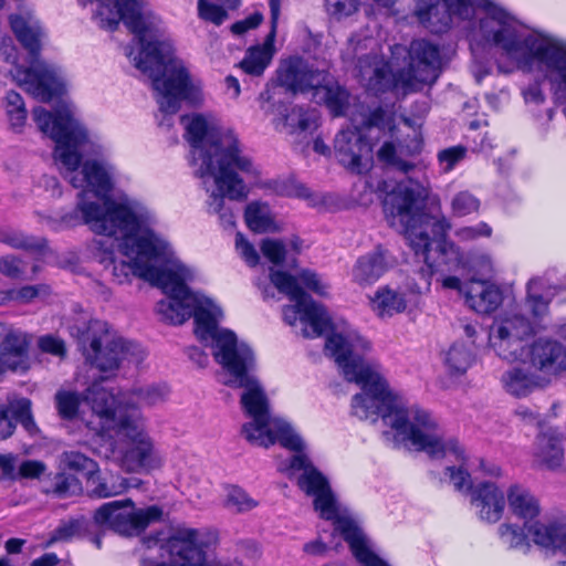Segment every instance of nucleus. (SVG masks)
<instances>
[{
  "mask_svg": "<svg viewBox=\"0 0 566 566\" xmlns=\"http://www.w3.org/2000/svg\"><path fill=\"white\" fill-rule=\"evenodd\" d=\"M338 163L355 174L367 172L373 165V147L357 129H343L334 139Z\"/></svg>",
  "mask_w": 566,
  "mask_h": 566,
  "instance_id": "18",
  "label": "nucleus"
},
{
  "mask_svg": "<svg viewBox=\"0 0 566 566\" xmlns=\"http://www.w3.org/2000/svg\"><path fill=\"white\" fill-rule=\"evenodd\" d=\"M338 527L342 531V537L348 543L353 555L363 566H388L370 551L367 538L358 525H353L350 522L343 520L339 522Z\"/></svg>",
  "mask_w": 566,
  "mask_h": 566,
  "instance_id": "30",
  "label": "nucleus"
},
{
  "mask_svg": "<svg viewBox=\"0 0 566 566\" xmlns=\"http://www.w3.org/2000/svg\"><path fill=\"white\" fill-rule=\"evenodd\" d=\"M328 549V544L322 541V538H317L313 542H308L304 545L303 551L308 555L322 556Z\"/></svg>",
  "mask_w": 566,
  "mask_h": 566,
  "instance_id": "64",
  "label": "nucleus"
},
{
  "mask_svg": "<svg viewBox=\"0 0 566 566\" xmlns=\"http://www.w3.org/2000/svg\"><path fill=\"white\" fill-rule=\"evenodd\" d=\"M186 354L190 360L197 364L198 367H206L209 363L208 355L197 346H190L186 348Z\"/></svg>",
  "mask_w": 566,
  "mask_h": 566,
  "instance_id": "63",
  "label": "nucleus"
},
{
  "mask_svg": "<svg viewBox=\"0 0 566 566\" xmlns=\"http://www.w3.org/2000/svg\"><path fill=\"white\" fill-rule=\"evenodd\" d=\"M473 360L472 349L463 343H454L446 355V364L453 374H464Z\"/></svg>",
  "mask_w": 566,
  "mask_h": 566,
  "instance_id": "36",
  "label": "nucleus"
},
{
  "mask_svg": "<svg viewBox=\"0 0 566 566\" xmlns=\"http://www.w3.org/2000/svg\"><path fill=\"white\" fill-rule=\"evenodd\" d=\"M499 535L510 548L527 552L531 546L528 537H532V535L525 525L521 527L515 524H502L499 527Z\"/></svg>",
  "mask_w": 566,
  "mask_h": 566,
  "instance_id": "37",
  "label": "nucleus"
},
{
  "mask_svg": "<svg viewBox=\"0 0 566 566\" xmlns=\"http://www.w3.org/2000/svg\"><path fill=\"white\" fill-rule=\"evenodd\" d=\"M392 266L389 252L380 245L359 256L352 270V277L360 286L377 282Z\"/></svg>",
  "mask_w": 566,
  "mask_h": 566,
  "instance_id": "22",
  "label": "nucleus"
},
{
  "mask_svg": "<svg viewBox=\"0 0 566 566\" xmlns=\"http://www.w3.org/2000/svg\"><path fill=\"white\" fill-rule=\"evenodd\" d=\"M3 106L11 127L21 128L28 114L22 96L14 91H9L3 99Z\"/></svg>",
  "mask_w": 566,
  "mask_h": 566,
  "instance_id": "39",
  "label": "nucleus"
},
{
  "mask_svg": "<svg viewBox=\"0 0 566 566\" xmlns=\"http://www.w3.org/2000/svg\"><path fill=\"white\" fill-rule=\"evenodd\" d=\"M523 96L526 103L539 105L545 101V94L539 82L535 81L523 90Z\"/></svg>",
  "mask_w": 566,
  "mask_h": 566,
  "instance_id": "61",
  "label": "nucleus"
},
{
  "mask_svg": "<svg viewBox=\"0 0 566 566\" xmlns=\"http://www.w3.org/2000/svg\"><path fill=\"white\" fill-rule=\"evenodd\" d=\"M506 496L512 514L525 521V526L536 545L566 554V524L532 523L539 515L541 506L535 495L521 484H512L506 491Z\"/></svg>",
  "mask_w": 566,
  "mask_h": 566,
  "instance_id": "14",
  "label": "nucleus"
},
{
  "mask_svg": "<svg viewBox=\"0 0 566 566\" xmlns=\"http://www.w3.org/2000/svg\"><path fill=\"white\" fill-rule=\"evenodd\" d=\"M539 283L538 279H531L527 283V298L526 304L532 312L534 318L541 319L548 311V302L541 295H535L532 290Z\"/></svg>",
  "mask_w": 566,
  "mask_h": 566,
  "instance_id": "47",
  "label": "nucleus"
},
{
  "mask_svg": "<svg viewBox=\"0 0 566 566\" xmlns=\"http://www.w3.org/2000/svg\"><path fill=\"white\" fill-rule=\"evenodd\" d=\"M261 251L275 265L282 264L285 260L286 248L281 240L264 239L261 243Z\"/></svg>",
  "mask_w": 566,
  "mask_h": 566,
  "instance_id": "48",
  "label": "nucleus"
},
{
  "mask_svg": "<svg viewBox=\"0 0 566 566\" xmlns=\"http://www.w3.org/2000/svg\"><path fill=\"white\" fill-rule=\"evenodd\" d=\"M545 379L566 370V346L555 339L537 338L527 347L521 358Z\"/></svg>",
  "mask_w": 566,
  "mask_h": 566,
  "instance_id": "19",
  "label": "nucleus"
},
{
  "mask_svg": "<svg viewBox=\"0 0 566 566\" xmlns=\"http://www.w3.org/2000/svg\"><path fill=\"white\" fill-rule=\"evenodd\" d=\"M314 97L325 104L333 116H344L349 107L350 94L334 76L325 71L324 81L314 90Z\"/></svg>",
  "mask_w": 566,
  "mask_h": 566,
  "instance_id": "28",
  "label": "nucleus"
},
{
  "mask_svg": "<svg viewBox=\"0 0 566 566\" xmlns=\"http://www.w3.org/2000/svg\"><path fill=\"white\" fill-rule=\"evenodd\" d=\"M244 219L247 226L254 232H266L273 223L265 206L260 202H251L247 206Z\"/></svg>",
  "mask_w": 566,
  "mask_h": 566,
  "instance_id": "41",
  "label": "nucleus"
},
{
  "mask_svg": "<svg viewBox=\"0 0 566 566\" xmlns=\"http://www.w3.org/2000/svg\"><path fill=\"white\" fill-rule=\"evenodd\" d=\"M478 10L485 40L499 46L524 72L537 71L549 82L555 98L566 103V42L541 33L525 32L502 8L490 0H419L415 14L431 33H443L452 18L471 20ZM566 115V107L564 108Z\"/></svg>",
  "mask_w": 566,
  "mask_h": 566,
  "instance_id": "3",
  "label": "nucleus"
},
{
  "mask_svg": "<svg viewBox=\"0 0 566 566\" xmlns=\"http://www.w3.org/2000/svg\"><path fill=\"white\" fill-rule=\"evenodd\" d=\"M373 303L379 316H392L407 307L405 294L387 286L377 291Z\"/></svg>",
  "mask_w": 566,
  "mask_h": 566,
  "instance_id": "33",
  "label": "nucleus"
},
{
  "mask_svg": "<svg viewBox=\"0 0 566 566\" xmlns=\"http://www.w3.org/2000/svg\"><path fill=\"white\" fill-rule=\"evenodd\" d=\"M480 199L468 190L457 192L451 199V210L454 217H465L479 211Z\"/></svg>",
  "mask_w": 566,
  "mask_h": 566,
  "instance_id": "43",
  "label": "nucleus"
},
{
  "mask_svg": "<svg viewBox=\"0 0 566 566\" xmlns=\"http://www.w3.org/2000/svg\"><path fill=\"white\" fill-rule=\"evenodd\" d=\"M317 113L315 109L303 108L298 118L297 133H312L318 126Z\"/></svg>",
  "mask_w": 566,
  "mask_h": 566,
  "instance_id": "59",
  "label": "nucleus"
},
{
  "mask_svg": "<svg viewBox=\"0 0 566 566\" xmlns=\"http://www.w3.org/2000/svg\"><path fill=\"white\" fill-rule=\"evenodd\" d=\"M218 536L214 532L196 528H177L166 542V548L171 557L180 562H158L153 558H142L139 566H221L206 563V548L216 544Z\"/></svg>",
  "mask_w": 566,
  "mask_h": 566,
  "instance_id": "15",
  "label": "nucleus"
},
{
  "mask_svg": "<svg viewBox=\"0 0 566 566\" xmlns=\"http://www.w3.org/2000/svg\"><path fill=\"white\" fill-rule=\"evenodd\" d=\"M170 390L167 385H147L133 390V396L136 402L142 406H157L168 399Z\"/></svg>",
  "mask_w": 566,
  "mask_h": 566,
  "instance_id": "38",
  "label": "nucleus"
},
{
  "mask_svg": "<svg viewBox=\"0 0 566 566\" xmlns=\"http://www.w3.org/2000/svg\"><path fill=\"white\" fill-rule=\"evenodd\" d=\"M325 6L329 15L342 20L358 10L359 0H325Z\"/></svg>",
  "mask_w": 566,
  "mask_h": 566,
  "instance_id": "46",
  "label": "nucleus"
},
{
  "mask_svg": "<svg viewBox=\"0 0 566 566\" xmlns=\"http://www.w3.org/2000/svg\"><path fill=\"white\" fill-rule=\"evenodd\" d=\"M46 471V464L39 460H25L19 467V474L27 479H39Z\"/></svg>",
  "mask_w": 566,
  "mask_h": 566,
  "instance_id": "57",
  "label": "nucleus"
},
{
  "mask_svg": "<svg viewBox=\"0 0 566 566\" xmlns=\"http://www.w3.org/2000/svg\"><path fill=\"white\" fill-rule=\"evenodd\" d=\"M370 343L357 334L331 333L325 343L326 355L334 358L348 382L361 387V392L352 399V412L360 420L373 422L381 417L384 423L396 431L384 432L387 440L410 442L417 451L426 452L432 459L449 453L457 459L463 457V449L454 438H446L434 417L418 406L407 407L403 399L389 389L380 364L365 357Z\"/></svg>",
  "mask_w": 566,
  "mask_h": 566,
  "instance_id": "2",
  "label": "nucleus"
},
{
  "mask_svg": "<svg viewBox=\"0 0 566 566\" xmlns=\"http://www.w3.org/2000/svg\"><path fill=\"white\" fill-rule=\"evenodd\" d=\"M84 399L101 420L106 430L129 443L122 457L123 467L130 472L149 471L160 465L153 442L145 432L138 409L130 405H120L115 395L93 382L85 391Z\"/></svg>",
  "mask_w": 566,
  "mask_h": 566,
  "instance_id": "7",
  "label": "nucleus"
},
{
  "mask_svg": "<svg viewBox=\"0 0 566 566\" xmlns=\"http://www.w3.org/2000/svg\"><path fill=\"white\" fill-rule=\"evenodd\" d=\"M0 273L11 280H22L24 274L22 260L14 255L0 258Z\"/></svg>",
  "mask_w": 566,
  "mask_h": 566,
  "instance_id": "50",
  "label": "nucleus"
},
{
  "mask_svg": "<svg viewBox=\"0 0 566 566\" xmlns=\"http://www.w3.org/2000/svg\"><path fill=\"white\" fill-rule=\"evenodd\" d=\"M42 492L46 495H53L59 499H65L81 493L82 483L73 474L65 470L49 474L42 482Z\"/></svg>",
  "mask_w": 566,
  "mask_h": 566,
  "instance_id": "31",
  "label": "nucleus"
},
{
  "mask_svg": "<svg viewBox=\"0 0 566 566\" xmlns=\"http://www.w3.org/2000/svg\"><path fill=\"white\" fill-rule=\"evenodd\" d=\"M28 345L29 343L24 334L10 332L6 335L1 348L4 355H10L21 360L27 357Z\"/></svg>",
  "mask_w": 566,
  "mask_h": 566,
  "instance_id": "44",
  "label": "nucleus"
},
{
  "mask_svg": "<svg viewBox=\"0 0 566 566\" xmlns=\"http://www.w3.org/2000/svg\"><path fill=\"white\" fill-rule=\"evenodd\" d=\"M70 334L81 347L86 361L101 371H113L125 360L138 364L143 359L140 346L112 335L106 322L81 315L69 326Z\"/></svg>",
  "mask_w": 566,
  "mask_h": 566,
  "instance_id": "10",
  "label": "nucleus"
},
{
  "mask_svg": "<svg viewBox=\"0 0 566 566\" xmlns=\"http://www.w3.org/2000/svg\"><path fill=\"white\" fill-rule=\"evenodd\" d=\"M42 289V285H27L19 290L11 289L12 291V300L13 301H20L23 303H28L35 298L40 294V290Z\"/></svg>",
  "mask_w": 566,
  "mask_h": 566,
  "instance_id": "62",
  "label": "nucleus"
},
{
  "mask_svg": "<svg viewBox=\"0 0 566 566\" xmlns=\"http://www.w3.org/2000/svg\"><path fill=\"white\" fill-rule=\"evenodd\" d=\"M59 416L64 420H73L78 412L81 399L76 392L59 390L54 397Z\"/></svg>",
  "mask_w": 566,
  "mask_h": 566,
  "instance_id": "42",
  "label": "nucleus"
},
{
  "mask_svg": "<svg viewBox=\"0 0 566 566\" xmlns=\"http://www.w3.org/2000/svg\"><path fill=\"white\" fill-rule=\"evenodd\" d=\"M446 474L449 476L450 482L454 485L457 491H471L474 489L470 473L460 468L447 467Z\"/></svg>",
  "mask_w": 566,
  "mask_h": 566,
  "instance_id": "52",
  "label": "nucleus"
},
{
  "mask_svg": "<svg viewBox=\"0 0 566 566\" xmlns=\"http://www.w3.org/2000/svg\"><path fill=\"white\" fill-rule=\"evenodd\" d=\"M492 234V228L486 222H479L475 226L463 227L457 230L455 235L461 241H471L479 238H489Z\"/></svg>",
  "mask_w": 566,
  "mask_h": 566,
  "instance_id": "53",
  "label": "nucleus"
},
{
  "mask_svg": "<svg viewBox=\"0 0 566 566\" xmlns=\"http://www.w3.org/2000/svg\"><path fill=\"white\" fill-rule=\"evenodd\" d=\"M18 422L29 433L36 431V424L31 410V400L28 398H20L9 403H0V440L11 437Z\"/></svg>",
  "mask_w": 566,
  "mask_h": 566,
  "instance_id": "25",
  "label": "nucleus"
},
{
  "mask_svg": "<svg viewBox=\"0 0 566 566\" xmlns=\"http://www.w3.org/2000/svg\"><path fill=\"white\" fill-rule=\"evenodd\" d=\"M227 505L235 507L239 512L250 511L256 506V502L251 499L242 489L233 488L227 496Z\"/></svg>",
  "mask_w": 566,
  "mask_h": 566,
  "instance_id": "51",
  "label": "nucleus"
},
{
  "mask_svg": "<svg viewBox=\"0 0 566 566\" xmlns=\"http://www.w3.org/2000/svg\"><path fill=\"white\" fill-rule=\"evenodd\" d=\"M501 381L506 392L517 398L526 397L549 384V379L520 366L505 370Z\"/></svg>",
  "mask_w": 566,
  "mask_h": 566,
  "instance_id": "27",
  "label": "nucleus"
},
{
  "mask_svg": "<svg viewBox=\"0 0 566 566\" xmlns=\"http://www.w3.org/2000/svg\"><path fill=\"white\" fill-rule=\"evenodd\" d=\"M378 190L386 192L382 208L390 227L405 233L415 254L431 269L432 245L442 254L447 251L449 222L446 218H437L426 212L427 192L419 184H398L388 191V184L382 180L378 184Z\"/></svg>",
  "mask_w": 566,
  "mask_h": 566,
  "instance_id": "6",
  "label": "nucleus"
},
{
  "mask_svg": "<svg viewBox=\"0 0 566 566\" xmlns=\"http://www.w3.org/2000/svg\"><path fill=\"white\" fill-rule=\"evenodd\" d=\"M0 241L14 249L41 252L46 247L44 238L25 235L22 232L10 231L1 234Z\"/></svg>",
  "mask_w": 566,
  "mask_h": 566,
  "instance_id": "40",
  "label": "nucleus"
},
{
  "mask_svg": "<svg viewBox=\"0 0 566 566\" xmlns=\"http://www.w3.org/2000/svg\"><path fill=\"white\" fill-rule=\"evenodd\" d=\"M276 85H266V88L260 94V101L270 104L268 108L264 105L261 107L272 115H274V125L276 129L289 128V133H297L298 118L302 114L303 107L294 106L290 108L289 103L274 99V92Z\"/></svg>",
  "mask_w": 566,
  "mask_h": 566,
  "instance_id": "29",
  "label": "nucleus"
},
{
  "mask_svg": "<svg viewBox=\"0 0 566 566\" xmlns=\"http://www.w3.org/2000/svg\"><path fill=\"white\" fill-rule=\"evenodd\" d=\"M325 70L315 69L306 60L292 56L276 72L277 86L296 94L314 91L324 81Z\"/></svg>",
  "mask_w": 566,
  "mask_h": 566,
  "instance_id": "20",
  "label": "nucleus"
},
{
  "mask_svg": "<svg viewBox=\"0 0 566 566\" xmlns=\"http://www.w3.org/2000/svg\"><path fill=\"white\" fill-rule=\"evenodd\" d=\"M198 11L203 20L210 21L217 25L223 23L228 18V12L221 6L207 0H198Z\"/></svg>",
  "mask_w": 566,
  "mask_h": 566,
  "instance_id": "49",
  "label": "nucleus"
},
{
  "mask_svg": "<svg viewBox=\"0 0 566 566\" xmlns=\"http://www.w3.org/2000/svg\"><path fill=\"white\" fill-rule=\"evenodd\" d=\"M153 222L151 211L129 198L108 199L103 207L81 200L74 212L61 217V224L67 228L86 224L96 234L123 239L124 254L130 262H116L114 242L108 239L94 241V258L118 284L128 282L133 274L160 287L169 298L157 303V313L174 325L193 317L196 336L212 348L214 360L224 370L249 346L239 343L232 331L219 328L221 308L188 287L186 282L193 279L192 271L175 258L165 239L149 229Z\"/></svg>",
  "mask_w": 566,
  "mask_h": 566,
  "instance_id": "1",
  "label": "nucleus"
},
{
  "mask_svg": "<svg viewBox=\"0 0 566 566\" xmlns=\"http://www.w3.org/2000/svg\"><path fill=\"white\" fill-rule=\"evenodd\" d=\"M10 25L18 41L30 55L28 67L18 65L15 55L12 54L15 49L11 46L10 52H6V61L13 59L14 69L10 73L25 92L43 103H49L54 96L63 93L64 80L59 67L39 59L42 28L30 14L27 18L20 14L10 15Z\"/></svg>",
  "mask_w": 566,
  "mask_h": 566,
  "instance_id": "9",
  "label": "nucleus"
},
{
  "mask_svg": "<svg viewBox=\"0 0 566 566\" xmlns=\"http://www.w3.org/2000/svg\"><path fill=\"white\" fill-rule=\"evenodd\" d=\"M464 298L476 313L490 314L502 303V292L488 281L472 279L465 285Z\"/></svg>",
  "mask_w": 566,
  "mask_h": 566,
  "instance_id": "26",
  "label": "nucleus"
},
{
  "mask_svg": "<svg viewBox=\"0 0 566 566\" xmlns=\"http://www.w3.org/2000/svg\"><path fill=\"white\" fill-rule=\"evenodd\" d=\"M60 467L63 470H70L83 473L88 483H95L98 480V464L91 458L78 451H64L60 454Z\"/></svg>",
  "mask_w": 566,
  "mask_h": 566,
  "instance_id": "32",
  "label": "nucleus"
},
{
  "mask_svg": "<svg viewBox=\"0 0 566 566\" xmlns=\"http://www.w3.org/2000/svg\"><path fill=\"white\" fill-rule=\"evenodd\" d=\"M255 357L249 347L228 366L224 371L223 385L231 388L244 389L240 403L244 413L252 420L244 423L241 433L252 444L269 448L279 442L283 448L294 451L289 462L280 465L289 479L301 471L297 478L298 488L314 497V509L319 516L334 522V532L342 535L339 522L345 520L353 525L355 521L339 514L336 497L326 476L314 467L310 458L304 453L305 443L301 436L284 420L272 419L268 396L259 379L254 376Z\"/></svg>",
  "mask_w": 566,
  "mask_h": 566,
  "instance_id": "4",
  "label": "nucleus"
},
{
  "mask_svg": "<svg viewBox=\"0 0 566 566\" xmlns=\"http://www.w3.org/2000/svg\"><path fill=\"white\" fill-rule=\"evenodd\" d=\"M39 348L48 354L63 357L65 355L64 342L55 336L45 335L39 338Z\"/></svg>",
  "mask_w": 566,
  "mask_h": 566,
  "instance_id": "56",
  "label": "nucleus"
},
{
  "mask_svg": "<svg viewBox=\"0 0 566 566\" xmlns=\"http://www.w3.org/2000/svg\"><path fill=\"white\" fill-rule=\"evenodd\" d=\"M94 484L95 485L92 488L91 493L99 499L117 495L120 492H125L130 486L126 479H124L123 483L118 486L108 485L107 483L99 481V479L96 480Z\"/></svg>",
  "mask_w": 566,
  "mask_h": 566,
  "instance_id": "55",
  "label": "nucleus"
},
{
  "mask_svg": "<svg viewBox=\"0 0 566 566\" xmlns=\"http://www.w3.org/2000/svg\"><path fill=\"white\" fill-rule=\"evenodd\" d=\"M467 151V147L462 145H457L440 150L438 153V160L443 171H451L458 163L464 159Z\"/></svg>",
  "mask_w": 566,
  "mask_h": 566,
  "instance_id": "45",
  "label": "nucleus"
},
{
  "mask_svg": "<svg viewBox=\"0 0 566 566\" xmlns=\"http://www.w3.org/2000/svg\"><path fill=\"white\" fill-rule=\"evenodd\" d=\"M271 283L279 292L289 296L294 305L283 307V318L289 325H294L300 317L305 327V337H317L323 335L331 326V318L325 307L316 303L310 294L298 285L297 279L287 272L271 269Z\"/></svg>",
  "mask_w": 566,
  "mask_h": 566,
  "instance_id": "13",
  "label": "nucleus"
},
{
  "mask_svg": "<svg viewBox=\"0 0 566 566\" xmlns=\"http://www.w3.org/2000/svg\"><path fill=\"white\" fill-rule=\"evenodd\" d=\"M301 282L311 291L318 295H325L327 286L324 285L318 275L310 270H303L298 275Z\"/></svg>",
  "mask_w": 566,
  "mask_h": 566,
  "instance_id": "58",
  "label": "nucleus"
},
{
  "mask_svg": "<svg viewBox=\"0 0 566 566\" xmlns=\"http://www.w3.org/2000/svg\"><path fill=\"white\" fill-rule=\"evenodd\" d=\"M408 53V69L400 74L405 92H419L426 85L431 86L443 67L440 45L426 39H416L411 41Z\"/></svg>",
  "mask_w": 566,
  "mask_h": 566,
  "instance_id": "16",
  "label": "nucleus"
},
{
  "mask_svg": "<svg viewBox=\"0 0 566 566\" xmlns=\"http://www.w3.org/2000/svg\"><path fill=\"white\" fill-rule=\"evenodd\" d=\"M235 248L250 266L259 263V254L254 247L240 232L235 235Z\"/></svg>",
  "mask_w": 566,
  "mask_h": 566,
  "instance_id": "54",
  "label": "nucleus"
},
{
  "mask_svg": "<svg viewBox=\"0 0 566 566\" xmlns=\"http://www.w3.org/2000/svg\"><path fill=\"white\" fill-rule=\"evenodd\" d=\"M361 41H348L342 57L345 63H355L356 75L367 81L369 87L384 92L390 85V74L387 67L380 64L376 53H360Z\"/></svg>",
  "mask_w": 566,
  "mask_h": 566,
  "instance_id": "21",
  "label": "nucleus"
},
{
  "mask_svg": "<svg viewBox=\"0 0 566 566\" xmlns=\"http://www.w3.org/2000/svg\"><path fill=\"white\" fill-rule=\"evenodd\" d=\"M163 516L164 510L159 505L136 509L130 499L115 500L102 504L94 512L93 522L83 515L62 520L50 534L48 545L86 537L95 525L106 526L119 535L137 536L150 524L160 522Z\"/></svg>",
  "mask_w": 566,
  "mask_h": 566,
  "instance_id": "8",
  "label": "nucleus"
},
{
  "mask_svg": "<svg viewBox=\"0 0 566 566\" xmlns=\"http://www.w3.org/2000/svg\"><path fill=\"white\" fill-rule=\"evenodd\" d=\"M258 176L259 170L250 157H232L231 154L221 158L217 172L207 176L212 177L216 185L207 200L208 213L218 214L224 229L235 226L232 208L226 206V198L235 201L247 199L249 188L244 179Z\"/></svg>",
  "mask_w": 566,
  "mask_h": 566,
  "instance_id": "11",
  "label": "nucleus"
},
{
  "mask_svg": "<svg viewBox=\"0 0 566 566\" xmlns=\"http://www.w3.org/2000/svg\"><path fill=\"white\" fill-rule=\"evenodd\" d=\"M185 137L192 148L190 164L198 166L195 175L199 178L217 172L224 155L248 157L240 149L239 139L232 132L209 129L207 120L199 114L186 124Z\"/></svg>",
  "mask_w": 566,
  "mask_h": 566,
  "instance_id": "12",
  "label": "nucleus"
},
{
  "mask_svg": "<svg viewBox=\"0 0 566 566\" xmlns=\"http://www.w3.org/2000/svg\"><path fill=\"white\" fill-rule=\"evenodd\" d=\"M533 333L534 326L525 316L513 314L493 324L490 343L501 358L514 361L523 357V340Z\"/></svg>",
  "mask_w": 566,
  "mask_h": 566,
  "instance_id": "17",
  "label": "nucleus"
},
{
  "mask_svg": "<svg viewBox=\"0 0 566 566\" xmlns=\"http://www.w3.org/2000/svg\"><path fill=\"white\" fill-rule=\"evenodd\" d=\"M471 495L480 520L486 523L501 520L505 509L504 493L493 482L479 483Z\"/></svg>",
  "mask_w": 566,
  "mask_h": 566,
  "instance_id": "23",
  "label": "nucleus"
},
{
  "mask_svg": "<svg viewBox=\"0 0 566 566\" xmlns=\"http://www.w3.org/2000/svg\"><path fill=\"white\" fill-rule=\"evenodd\" d=\"M33 120L39 129L49 136L54 143V159L66 171L74 188L83 189L78 193V200L95 202L104 206V202L112 199L108 195L112 191V166L92 159L82 165L84 154H101L102 146L91 140L86 128L73 116L72 112L62 107L54 113L38 106L32 111ZM77 205L74 212L77 209Z\"/></svg>",
  "mask_w": 566,
  "mask_h": 566,
  "instance_id": "5",
  "label": "nucleus"
},
{
  "mask_svg": "<svg viewBox=\"0 0 566 566\" xmlns=\"http://www.w3.org/2000/svg\"><path fill=\"white\" fill-rule=\"evenodd\" d=\"M364 126L368 130H371L373 128L385 130L387 127L386 112L381 107L375 108L364 120Z\"/></svg>",
  "mask_w": 566,
  "mask_h": 566,
  "instance_id": "60",
  "label": "nucleus"
},
{
  "mask_svg": "<svg viewBox=\"0 0 566 566\" xmlns=\"http://www.w3.org/2000/svg\"><path fill=\"white\" fill-rule=\"evenodd\" d=\"M533 457L539 468L552 471L560 468L564 462L562 434L553 428L539 432L535 439Z\"/></svg>",
  "mask_w": 566,
  "mask_h": 566,
  "instance_id": "24",
  "label": "nucleus"
},
{
  "mask_svg": "<svg viewBox=\"0 0 566 566\" xmlns=\"http://www.w3.org/2000/svg\"><path fill=\"white\" fill-rule=\"evenodd\" d=\"M272 60V51L268 45H256L250 48L243 60L240 62V67L244 73L261 76Z\"/></svg>",
  "mask_w": 566,
  "mask_h": 566,
  "instance_id": "34",
  "label": "nucleus"
},
{
  "mask_svg": "<svg viewBox=\"0 0 566 566\" xmlns=\"http://www.w3.org/2000/svg\"><path fill=\"white\" fill-rule=\"evenodd\" d=\"M377 159L384 167L402 174H409L416 168L411 161L402 159L392 142H385L377 150Z\"/></svg>",
  "mask_w": 566,
  "mask_h": 566,
  "instance_id": "35",
  "label": "nucleus"
}]
</instances>
